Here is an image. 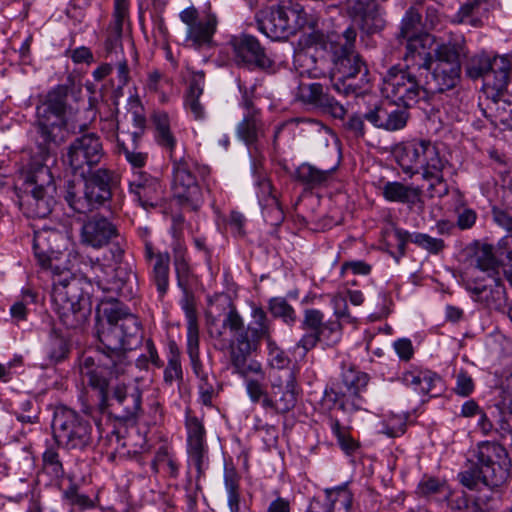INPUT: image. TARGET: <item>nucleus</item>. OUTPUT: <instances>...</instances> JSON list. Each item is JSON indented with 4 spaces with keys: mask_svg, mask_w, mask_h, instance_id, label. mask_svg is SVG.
Wrapping results in <instances>:
<instances>
[{
    "mask_svg": "<svg viewBox=\"0 0 512 512\" xmlns=\"http://www.w3.org/2000/svg\"><path fill=\"white\" fill-rule=\"evenodd\" d=\"M115 294L98 306L96 335L100 346L92 354H84L79 371L87 383L99 392V408L108 406V386L112 378L124 374L130 361L126 352L141 339V323Z\"/></svg>",
    "mask_w": 512,
    "mask_h": 512,
    "instance_id": "1",
    "label": "nucleus"
},
{
    "mask_svg": "<svg viewBox=\"0 0 512 512\" xmlns=\"http://www.w3.org/2000/svg\"><path fill=\"white\" fill-rule=\"evenodd\" d=\"M357 32L349 26L342 34L325 35L313 31L307 44L325 50L332 55L334 64L331 81L334 90L345 96L362 94L369 83L368 68L362 57L355 52Z\"/></svg>",
    "mask_w": 512,
    "mask_h": 512,
    "instance_id": "2",
    "label": "nucleus"
},
{
    "mask_svg": "<svg viewBox=\"0 0 512 512\" xmlns=\"http://www.w3.org/2000/svg\"><path fill=\"white\" fill-rule=\"evenodd\" d=\"M251 321L245 325L243 317L234 305L224 314L222 329L228 330L230 338L224 337L221 329L211 330L210 334L218 342L219 350H229L231 365H235L240 371L246 367L245 359L256 353L261 341L266 343L272 340V321L265 310L256 304H251Z\"/></svg>",
    "mask_w": 512,
    "mask_h": 512,
    "instance_id": "3",
    "label": "nucleus"
},
{
    "mask_svg": "<svg viewBox=\"0 0 512 512\" xmlns=\"http://www.w3.org/2000/svg\"><path fill=\"white\" fill-rule=\"evenodd\" d=\"M428 59V54L420 42H411L403 57L404 66L390 67L383 78L382 91L386 98L405 109L418 103L421 94H427L423 78Z\"/></svg>",
    "mask_w": 512,
    "mask_h": 512,
    "instance_id": "4",
    "label": "nucleus"
},
{
    "mask_svg": "<svg viewBox=\"0 0 512 512\" xmlns=\"http://www.w3.org/2000/svg\"><path fill=\"white\" fill-rule=\"evenodd\" d=\"M475 270L485 276L466 273V289L473 294V299L489 309L499 310L506 302V291L502 282V263L494 254L492 245L476 244L471 256Z\"/></svg>",
    "mask_w": 512,
    "mask_h": 512,
    "instance_id": "5",
    "label": "nucleus"
},
{
    "mask_svg": "<svg viewBox=\"0 0 512 512\" xmlns=\"http://www.w3.org/2000/svg\"><path fill=\"white\" fill-rule=\"evenodd\" d=\"M397 162L408 174H416L422 170V178L430 181V189H437L439 196L449 192L444 179V169L449 161L441 156L438 146L430 140H412L404 143L396 151Z\"/></svg>",
    "mask_w": 512,
    "mask_h": 512,
    "instance_id": "6",
    "label": "nucleus"
},
{
    "mask_svg": "<svg viewBox=\"0 0 512 512\" xmlns=\"http://www.w3.org/2000/svg\"><path fill=\"white\" fill-rule=\"evenodd\" d=\"M473 457L471 466L458 474L459 481L463 486L474 490L481 482L494 488L507 481L510 475L511 461L502 445L483 441L473 451Z\"/></svg>",
    "mask_w": 512,
    "mask_h": 512,
    "instance_id": "7",
    "label": "nucleus"
},
{
    "mask_svg": "<svg viewBox=\"0 0 512 512\" xmlns=\"http://www.w3.org/2000/svg\"><path fill=\"white\" fill-rule=\"evenodd\" d=\"M51 302L61 323L69 329L82 327L91 314V303L84 292L81 279L69 271L53 279Z\"/></svg>",
    "mask_w": 512,
    "mask_h": 512,
    "instance_id": "8",
    "label": "nucleus"
},
{
    "mask_svg": "<svg viewBox=\"0 0 512 512\" xmlns=\"http://www.w3.org/2000/svg\"><path fill=\"white\" fill-rule=\"evenodd\" d=\"M368 381V374L354 366L343 365L340 378L325 389L321 405L330 411L339 409L346 414L361 410L363 406L361 392L366 388Z\"/></svg>",
    "mask_w": 512,
    "mask_h": 512,
    "instance_id": "9",
    "label": "nucleus"
},
{
    "mask_svg": "<svg viewBox=\"0 0 512 512\" xmlns=\"http://www.w3.org/2000/svg\"><path fill=\"white\" fill-rule=\"evenodd\" d=\"M465 74L472 80L482 79L484 88L493 90L492 104L498 105L496 97L506 90L510 81L512 56L481 51L467 60Z\"/></svg>",
    "mask_w": 512,
    "mask_h": 512,
    "instance_id": "10",
    "label": "nucleus"
},
{
    "mask_svg": "<svg viewBox=\"0 0 512 512\" xmlns=\"http://www.w3.org/2000/svg\"><path fill=\"white\" fill-rule=\"evenodd\" d=\"M55 193L56 186L49 167L37 164L25 175L20 202L26 207L29 217L45 218L52 212Z\"/></svg>",
    "mask_w": 512,
    "mask_h": 512,
    "instance_id": "11",
    "label": "nucleus"
},
{
    "mask_svg": "<svg viewBox=\"0 0 512 512\" xmlns=\"http://www.w3.org/2000/svg\"><path fill=\"white\" fill-rule=\"evenodd\" d=\"M111 260L118 266L111 268L96 262L91 266L93 280L103 292L115 294L123 299H132L138 291L137 275L128 267L119 265L124 256V249L119 243L110 248Z\"/></svg>",
    "mask_w": 512,
    "mask_h": 512,
    "instance_id": "12",
    "label": "nucleus"
},
{
    "mask_svg": "<svg viewBox=\"0 0 512 512\" xmlns=\"http://www.w3.org/2000/svg\"><path fill=\"white\" fill-rule=\"evenodd\" d=\"M52 431L57 446L66 450L83 451L93 441L91 422L77 411L63 405L54 410Z\"/></svg>",
    "mask_w": 512,
    "mask_h": 512,
    "instance_id": "13",
    "label": "nucleus"
},
{
    "mask_svg": "<svg viewBox=\"0 0 512 512\" xmlns=\"http://www.w3.org/2000/svg\"><path fill=\"white\" fill-rule=\"evenodd\" d=\"M69 86L60 84L46 94L36 107L37 132L43 143H57L58 132L66 126Z\"/></svg>",
    "mask_w": 512,
    "mask_h": 512,
    "instance_id": "14",
    "label": "nucleus"
},
{
    "mask_svg": "<svg viewBox=\"0 0 512 512\" xmlns=\"http://www.w3.org/2000/svg\"><path fill=\"white\" fill-rule=\"evenodd\" d=\"M105 156L100 136L95 132H86L70 142L63 154V161L74 175L86 178L102 168L100 165Z\"/></svg>",
    "mask_w": 512,
    "mask_h": 512,
    "instance_id": "15",
    "label": "nucleus"
},
{
    "mask_svg": "<svg viewBox=\"0 0 512 512\" xmlns=\"http://www.w3.org/2000/svg\"><path fill=\"white\" fill-rule=\"evenodd\" d=\"M170 159L172 161V190L174 197L182 205H187L193 210H197L203 202L202 192L193 172L194 161L184 153L178 155L177 151H172Z\"/></svg>",
    "mask_w": 512,
    "mask_h": 512,
    "instance_id": "16",
    "label": "nucleus"
},
{
    "mask_svg": "<svg viewBox=\"0 0 512 512\" xmlns=\"http://www.w3.org/2000/svg\"><path fill=\"white\" fill-rule=\"evenodd\" d=\"M301 328L307 331L297 342L296 347L302 348L304 355L319 342L334 346L342 336V326L338 319L324 322V314L318 309H306Z\"/></svg>",
    "mask_w": 512,
    "mask_h": 512,
    "instance_id": "17",
    "label": "nucleus"
},
{
    "mask_svg": "<svg viewBox=\"0 0 512 512\" xmlns=\"http://www.w3.org/2000/svg\"><path fill=\"white\" fill-rule=\"evenodd\" d=\"M185 428L187 433V454L189 461L196 468V488L200 489L199 481L205 476L209 466V448L206 440V429L201 419L186 411Z\"/></svg>",
    "mask_w": 512,
    "mask_h": 512,
    "instance_id": "18",
    "label": "nucleus"
},
{
    "mask_svg": "<svg viewBox=\"0 0 512 512\" xmlns=\"http://www.w3.org/2000/svg\"><path fill=\"white\" fill-rule=\"evenodd\" d=\"M179 18L187 27L185 41L190 47L201 49L212 46L218 25L215 14L209 13L200 18L195 7H188L180 12Z\"/></svg>",
    "mask_w": 512,
    "mask_h": 512,
    "instance_id": "19",
    "label": "nucleus"
},
{
    "mask_svg": "<svg viewBox=\"0 0 512 512\" xmlns=\"http://www.w3.org/2000/svg\"><path fill=\"white\" fill-rule=\"evenodd\" d=\"M238 88L241 92L240 105L245 113L236 127V133L239 139L244 141L246 145L251 146L258 141L259 136L263 135L264 131L261 110L254 104L256 86L253 85L247 88L241 81H238Z\"/></svg>",
    "mask_w": 512,
    "mask_h": 512,
    "instance_id": "20",
    "label": "nucleus"
},
{
    "mask_svg": "<svg viewBox=\"0 0 512 512\" xmlns=\"http://www.w3.org/2000/svg\"><path fill=\"white\" fill-rule=\"evenodd\" d=\"M237 65L254 70H267L272 68L274 62L266 54L264 47L258 39L249 34L233 36L230 40Z\"/></svg>",
    "mask_w": 512,
    "mask_h": 512,
    "instance_id": "21",
    "label": "nucleus"
},
{
    "mask_svg": "<svg viewBox=\"0 0 512 512\" xmlns=\"http://www.w3.org/2000/svg\"><path fill=\"white\" fill-rule=\"evenodd\" d=\"M421 47L428 54V63L425 65V77L423 78L426 93H443L456 87L460 81L461 64L434 63L428 47L421 44Z\"/></svg>",
    "mask_w": 512,
    "mask_h": 512,
    "instance_id": "22",
    "label": "nucleus"
},
{
    "mask_svg": "<svg viewBox=\"0 0 512 512\" xmlns=\"http://www.w3.org/2000/svg\"><path fill=\"white\" fill-rule=\"evenodd\" d=\"M118 237L117 225L111 218L101 214L87 218L80 231L81 243L93 248H102Z\"/></svg>",
    "mask_w": 512,
    "mask_h": 512,
    "instance_id": "23",
    "label": "nucleus"
},
{
    "mask_svg": "<svg viewBox=\"0 0 512 512\" xmlns=\"http://www.w3.org/2000/svg\"><path fill=\"white\" fill-rule=\"evenodd\" d=\"M339 2L346 5L350 16L358 19L359 27L365 34H376L385 28L386 21L375 0H339Z\"/></svg>",
    "mask_w": 512,
    "mask_h": 512,
    "instance_id": "24",
    "label": "nucleus"
},
{
    "mask_svg": "<svg viewBox=\"0 0 512 512\" xmlns=\"http://www.w3.org/2000/svg\"><path fill=\"white\" fill-rule=\"evenodd\" d=\"M296 98L304 104L322 109L335 119L343 120L347 113L346 108L326 93L322 84L317 82L301 83L297 88Z\"/></svg>",
    "mask_w": 512,
    "mask_h": 512,
    "instance_id": "25",
    "label": "nucleus"
},
{
    "mask_svg": "<svg viewBox=\"0 0 512 512\" xmlns=\"http://www.w3.org/2000/svg\"><path fill=\"white\" fill-rule=\"evenodd\" d=\"M129 190L144 209L159 206L164 194L161 181L143 171L133 173Z\"/></svg>",
    "mask_w": 512,
    "mask_h": 512,
    "instance_id": "26",
    "label": "nucleus"
},
{
    "mask_svg": "<svg viewBox=\"0 0 512 512\" xmlns=\"http://www.w3.org/2000/svg\"><path fill=\"white\" fill-rule=\"evenodd\" d=\"M408 117L406 109H399L393 102L376 103L364 113V118L375 128L389 132L403 129L407 124Z\"/></svg>",
    "mask_w": 512,
    "mask_h": 512,
    "instance_id": "27",
    "label": "nucleus"
},
{
    "mask_svg": "<svg viewBox=\"0 0 512 512\" xmlns=\"http://www.w3.org/2000/svg\"><path fill=\"white\" fill-rule=\"evenodd\" d=\"M244 365L246 366L240 371L235 365H231L233 373L239 375L244 379L245 388L250 401L253 404L260 403L265 409V400L269 398L270 393L265 384V372L262 365L257 360L245 359Z\"/></svg>",
    "mask_w": 512,
    "mask_h": 512,
    "instance_id": "28",
    "label": "nucleus"
},
{
    "mask_svg": "<svg viewBox=\"0 0 512 512\" xmlns=\"http://www.w3.org/2000/svg\"><path fill=\"white\" fill-rule=\"evenodd\" d=\"M353 494L346 484L327 488L324 496L314 497L306 512H352Z\"/></svg>",
    "mask_w": 512,
    "mask_h": 512,
    "instance_id": "29",
    "label": "nucleus"
},
{
    "mask_svg": "<svg viewBox=\"0 0 512 512\" xmlns=\"http://www.w3.org/2000/svg\"><path fill=\"white\" fill-rule=\"evenodd\" d=\"M60 240H63V236L55 229H43L34 233V254L43 268L53 269L52 261L61 253Z\"/></svg>",
    "mask_w": 512,
    "mask_h": 512,
    "instance_id": "30",
    "label": "nucleus"
},
{
    "mask_svg": "<svg viewBox=\"0 0 512 512\" xmlns=\"http://www.w3.org/2000/svg\"><path fill=\"white\" fill-rule=\"evenodd\" d=\"M297 395V381L291 371L284 385H272L270 396L265 400V409L277 414L288 413L296 406Z\"/></svg>",
    "mask_w": 512,
    "mask_h": 512,
    "instance_id": "31",
    "label": "nucleus"
},
{
    "mask_svg": "<svg viewBox=\"0 0 512 512\" xmlns=\"http://www.w3.org/2000/svg\"><path fill=\"white\" fill-rule=\"evenodd\" d=\"M115 180V173L108 168H98L91 175H87L90 200L94 209H99L112 198V184Z\"/></svg>",
    "mask_w": 512,
    "mask_h": 512,
    "instance_id": "32",
    "label": "nucleus"
},
{
    "mask_svg": "<svg viewBox=\"0 0 512 512\" xmlns=\"http://www.w3.org/2000/svg\"><path fill=\"white\" fill-rule=\"evenodd\" d=\"M403 384L411 387L419 394L437 396L442 389V379L435 372L430 370H410L402 374Z\"/></svg>",
    "mask_w": 512,
    "mask_h": 512,
    "instance_id": "33",
    "label": "nucleus"
},
{
    "mask_svg": "<svg viewBox=\"0 0 512 512\" xmlns=\"http://www.w3.org/2000/svg\"><path fill=\"white\" fill-rule=\"evenodd\" d=\"M259 27L264 34L274 40L285 39L293 32L288 12L280 6L272 7L259 21Z\"/></svg>",
    "mask_w": 512,
    "mask_h": 512,
    "instance_id": "34",
    "label": "nucleus"
},
{
    "mask_svg": "<svg viewBox=\"0 0 512 512\" xmlns=\"http://www.w3.org/2000/svg\"><path fill=\"white\" fill-rule=\"evenodd\" d=\"M129 14L127 0H115L113 20L106 30L104 48L107 56L122 47L123 25Z\"/></svg>",
    "mask_w": 512,
    "mask_h": 512,
    "instance_id": "35",
    "label": "nucleus"
},
{
    "mask_svg": "<svg viewBox=\"0 0 512 512\" xmlns=\"http://www.w3.org/2000/svg\"><path fill=\"white\" fill-rule=\"evenodd\" d=\"M129 110L125 118L132 123L133 129L125 130L123 128V123L117 121L116 127L119 131V135L117 138H128L130 142H139L144 131L146 129V117L144 114V107L142 106L139 98H130L129 100Z\"/></svg>",
    "mask_w": 512,
    "mask_h": 512,
    "instance_id": "36",
    "label": "nucleus"
},
{
    "mask_svg": "<svg viewBox=\"0 0 512 512\" xmlns=\"http://www.w3.org/2000/svg\"><path fill=\"white\" fill-rule=\"evenodd\" d=\"M394 236L397 240V247L401 255L405 254L406 244L408 242H412L432 254H438L445 247V243L442 239L431 237L425 233H409L404 229L396 228L394 230Z\"/></svg>",
    "mask_w": 512,
    "mask_h": 512,
    "instance_id": "37",
    "label": "nucleus"
},
{
    "mask_svg": "<svg viewBox=\"0 0 512 512\" xmlns=\"http://www.w3.org/2000/svg\"><path fill=\"white\" fill-rule=\"evenodd\" d=\"M415 494L427 501L444 502L451 498L452 491L445 480L424 475L415 489Z\"/></svg>",
    "mask_w": 512,
    "mask_h": 512,
    "instance_id": "38",
    "label": "nucleus"
},
{
    "mask_svg": "<svg viewBox=\"0 0 512 512\" xmlns=\"http://www.w3.org/2000/svg\"><path fill=\"white\" fill-rule=\"evenodd\" d=\"M82 179L84 180L83 185L76 184L73 181H69L67 183L64 198L69 207L75 212L86 214L95 209L92 201L90 200L87 177Z\"/></svg>",
    "mask_w": 512,
    "mask_h": 512,
    "instance_id": "39",
    "label": "nucleus"
},
{
    "mask_svg": "<svg viewBox=\"0 0 512 512\" xmlns=\"http://www.w3.org/2000/svg\"><path fill=\"white\" fill-rule=\"evenodd\" d=\"M382 195L389 202L414 206L420 200L421 190L402 182L388 181L382 186Z\"/></svg>",
    "mask_w": 512,
    "mask_h": 512,
    "instance_id": "40",
    "label": "nucleus"
},
{
    "mask_svg": "<svg viewBox=\"0 0 512 512\" xmlns=\"http://www.w3.org/2000/svg\"><path fill=\"white\" fill-rule=\"evenodd\" d=\"M113 398L123 409L120 416L124 420H130L138 415L141 410L142 393L138 387L130 391L124 385H117L113 390Z\"/></svg>",
    "mask_w": 512,
    "mask_h": 512,
    "instance_id": "41",
    "label": "nucleus"
},
{
    "mask_svg": "<svg viewBox=\"0 0 512 512\" xmlns=\"http://www.w3.org/2000/svg\"><path fill=\"white\" fill-rule=\"evenodd\" d=\"M336 167L319 169L309 163H302L295 170V179L307 188L313 189L325 184L332 176Z\"/></svg>",
    "mask_w": 512,
    "mask_h": 512,
    "instance_id": "42",
    "label": "nucleus"
},
{
    "mask_svg": "<svg viewBox=\"0 0 512 512\" xmlns=\"http://www.w3.org/2000/svg\"><path fill=\"white\" fill-rule=\"evenodd\" d=\"M204 77L203 71L193 73L185 97V107L196 120L203 119L205 115L204 107L199 102V98L203 94Z\"/></svg>",
    "mask_w": 512,
    "mask_h": 512,
    "instance_id": "43",
    "label": "nucleus"
},
{
    "mask_svg": "<svg viewBox=\"0 0 512 512\" xmlns=\"http://www.w3.org/2000/svg\"><path fill=\"white\" fill-rule=\"evenodd\" d=\"M193 373L199 379V392L203 404H211L215 392L216 379L207 369L204 368L200 356L190 358Z\"/></svg>",
    "mask_w": 512,
    "mask_h": 512,
    "instance_id": "44",
    "label": "nucleus"
},
{
    "mask_svg": "<svg viewBox=\"0 0 512 512\" xmlns=\"http://www.w3.org/2000/svg\"><path fill=\"white\" fill-rule=\"evenodd\" d=\"M422 31V17L419 10L412 6L410 7L401 21L399 36L407 39L406 51H408L409 44L414 40L423 43V39L419 36Z\"/></svg>",
    "mask_w": 512,
    "mask_h": 512,
    "instance_id": "45",
    "label": "nucleus"
},
{
    "mask_svg": "<svg viewBox=\"0 0 512 512\" xmlns=\"http://www.w3.org/2000/svg\"><path fill=\"white\" fill-rule=\"evenodd\" d=\"M466 45L463 37L450 39L438 45L435 49V62L445 64H461L460 57L466 54Z\"/></svg>",
    "mask_w": 512,
    "mask_h": 512,
    "instance_id": "46",
    "label": "nucleus"
},
{
    "mask_svg": "<svg viewBox=\"0 0 512 512\" xmlns=\"http://www.w3.org/2000/svg\"><path fill=\"white\" fill-rule=\"evenodd\" d=\"M170 255L168 252H158L156 261L152 264L151 280L157 288L160 297H163L169 287Z\"/></svg>",
    "mask_w": 512,
    "mask_h": 512,
    "instance_id": "47",
    "label": "nucleus"
},
{
    "mask_svg": "<svg viewBox=\"0 0 512 512\" xmlns=\"http://www.w3.org/2000/svg\"><path fill=\"white\" fill-rule=\"evenodd\" d=\"M165 384L181 383L183 381V369L181 363V352L174 341L168 344L167 364L163 372Z\"/></svg>",
    "mask_w": 512,
    "mask_h": 512,
    "instance_id": "48",
    "label": "nucleus"
},
{
    "mask_svg": "<svg viewBox=\"0 0 512 512\" xmlns=\"http://www.w3.org/2000/svg\"><path fill=\"white\" fill-rule=\"evenodd\" d=\"M153 124L156 129L157 143L171 153L176 151V139L170 130L169 117L164 112L154 113L152 116Z\"/></svg>",
    "mask_w": 512,
    "mask_h": 512,
    "instance_id": "49",
    "label": "nucleus"
},
{
    "mask_svg": "<svg viewBox=\"0 0 512 512\" xmlns=\"http://www.w3.org/2000/svg\"><path fill=\"white\" fill-rule=\"evenodd\" d=\"M254 174L256 176V185L259 189L258 199L260 205L271 207L277 214L278 219H282V213L278 207V201L272 194V185L265 174L258 172L256 162L253 163Z\"/></svg>",
    "mask_w": 512,
    "mask_h": 512,
    "instance_id": "50",
    "label": "nucleus"
},
{
    "mask_svg": "<svg viewBox=\"0 0 512 512\" xmlns=\"http://www.w3.org/2000/svg\"><path fill=\"white\" fill-rule=\"evenodd\" d=\"M187 320V354L189 358L199 356V327L195 309L186 304L184 306Z\"/></svg>",
    "mask_w": 512,
    "mask_h": 512,
    "instance_id": "51",
    "label": "nucleus"
},
{
    "mask_svg": "<svg viewBox=\"0 0 512 512\" xmlns=\"http://www.w3.org/2000/svg\"><path fill=\"white\" fill-rule=\"evenodd\" d=\"M240 477L233 467H225L224 485L228 496V506L231 512H240Z\"/></svg>",
    "mask_w": 512,
    "mask_h": 512,
    "instance_id": "52",
    "label": "nucleus"
},
{
    "mask_svg": "<svg viewBox=\"0 0 512 512\" xmlns=\"http://www.w3.org/2000/svg\"><path fill=\"white\" fill-rule=\"evenodd\" d=\"M482 0H473L467 2L459 8L453 15L451 22L455 24H468L472 27H480L481 19L478 17L479 8Z\"/></svg>",
    "mask_w": 512,
    "mask_h": 512,
    "instance_id": "53",
    "label": "nucleus"
},
{
    "mask_svg": "<svg viewBox=\"0 0 512 512\" xmlns=\"http://www.w3.org/2000/svg\"><path fill=\"white\" fill-rule=\"evenodd\" d=\"M57 443L48 446L42 455L43 470L54 479L63 478L65 471L60 459Z\"/></svg>",
    "mask_w": 512,
    "mask_h": 512,
    "instance_id": "54",
    "label": "nucleus"
},
{
    "mask_svg": "<svg viewBox=\"0 0 512 512\" xmlns=\"http://www.w3.org/2000/svg\"><path fill=\"white\" fill-rule=\"evenodd\" d=\"M119 153L134 169H141L147 162V154L137 150L138 142H130L128 138H117Z\"/></svg>",
    "mask_w": 512,
    "mask_h": 512,
    "instance_id": "55",
    "label": "nucleus"
},
{
    "mask_svg": "<svg viewBox=\"0 0 512 512\" xmlns=\"http://www.w3.org/2000/svg\"><path fill=\"white\" fill-rule=\"evenodd\" d=\"M268 309L275 318H280L282 321L292 326L297 320L294 308L283 297H273L268 301Z\"/></svg>",
    "mask_w": 512,
    "mask_h": 512,
    "instance_id": "56",
    "label": "nucleus"
},
{
    "mask_svg": "<svg viewBox=\"0 0 512 512\" xmlns=\"http://www.w3.org/2000/svg\"><path fill=\"white\" fill-rule=\"evenodd\" d=\"M62 497L71 508L78 506L81 510H86L94 507L93 500L88 495L79 493V488L75 483H71L63 490Z\"/></svg>",
    "mask_w": 512,
    "mask_h": 512,
    "instance_id": "57",
    "label": "nucleus"
},
{
    "mask_svg": "<svg viewBox=\"0 0 512 512\" xmlns=\"http://www.w3.org/2000/svg\"><path fill=\"white\" fill-rule=\"evenodd\" d=\"M330 426L332 433L337 438V441L347 454L354 452L358 445L356 441L350 436L349 432L345 427L340 424V421L336 418H330Z\"/></svg>",
    "mask_w": 512,
    "mask_h": 512,
    "instance_id": "58",
    "label": "nucleus"
},
{
    "mask_svg": "<svg viewBox=\"0 0 512 512\" xmlns=\"http://www.w3.org/2000/svg\"><path fill=\"white\" fill-rule=\"evenodd\" d=\"M310 126L313 130L319 129V123L317 120L311 119V118H291L289 120H286L280 124H278L275 127L274 134H273V146L274 148L278 145V139L280 137V134L282 131H284L287 128L293 127V126Z\"/></svg>",
    "mask_w": 512,
    "mask_h": 512,
    "instance_id": "59",
    "label": "nucleus"
},
{
    "mask_svg": "<svg viewBox=\"0 0 512 512\" xmlns=\"http://www.w3.org/2000/svg\"><path fill=\"white\" fill-rule=\"evenodd\" d=\"M380 432L388 437H398L405 433L406 420L400 415H393L382 422Z\"/></svg>",
    "mask_w": 512,
    "mask_h": 512,
    "instance_id": "60",
    "label": "nucleus"
},
{
    "mask_svg": "<svg viewBox=\"0 0 512 512\" xmlns=\"http://www.w3.org/2000/svg\"><path fill=\"white\" fill-rule=\"evenodd\" d=\"M266 344L268 350V360L270 365L276 369H283L287 367L290 363V359L286 355V353L280 347H278L276 342L272 339L268 341Z\"/></svg>",
    "mask_w": 512,
    "mask_h": 512,
    "instance_id": "61",
    "label": "nucleus"
},
{
    "mask_svg": "<svg viewBox=\"0 0 512 512\" xmlns=\"http://www.w3.org/2000/svg\"><path fill=\"white\" fill-rule=\"evenodd\" d=\"M158 462H162V470L171 478H177L179 475V464L176 459L170 455L166 448L161 447L158 450Z\"/></svg>",
    "mask_w": 512,
    "mask_h": 512,
    "instance_id": "62",
    "label": "nucleus"
},
{
    "mask_svg": "<svg viewBox=\"0 0 512 512\" xmlns=\"http://www.w3.org/2000/svg\"><path fill=\"white\" fill-rule=\"evenodd\" d=\"M296 62H298L300 66H306V68L300 72L301 74L306 73L310 78H319L325 75L322 70L315 66L316 59L314 56L309 55L308 52L299 53L296 56Z\"/></svg>",
    "mask_w": 512,
    "mask_h": 512,
    "instance_id": "63",
    "label": "nucleus"
},
{
    "mask_svg": "<svg viewBox=\"0 0 512 512\" xmlns=\"http://www.w3.org/2000/svg\"><path fill=\"white\" fill-rule=\"evenodd\" d=\"M174 268L177 275V282L178 286L186 291L187 290V284H188V278L190 274V267L188 262L185 260V258L182 255L175 256L174 259Z\"/></svg>",
    "mask_w": 512,
    "mask_h": 512,
    "instance_id": "64",
    "label": "nucleus"
}]
</instances>
